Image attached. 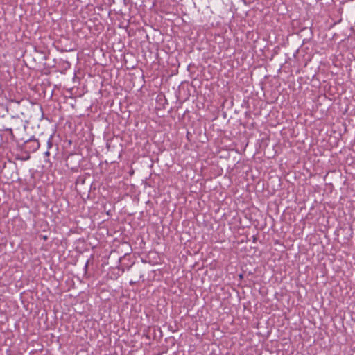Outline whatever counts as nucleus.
Wrapping results in <instances>:
<instances>
[{
  "label": "nucleus",
  "mask_w": 355,
  "mask_h": 355,
  "mask_svg": "<svg viewBox=\"0 0 355 355\" xmlns=\"http://www.w3.org/2000/svg\"><path fill=\"white\" fill-rule=\"evenodd\" d=\"M53 146L52 144V142H51V137H50L48 141H47V146H48V148H51Z\"/></svg>",
  "instance_id": "2"
},
{
  "label": "nucleus",
  "mask_w": 355,
  "mask_h": 355,
  "mask_svg": "<svg viewBox=\"0 0 355 355\" xmlns=\"http://www.w3.org/2000/svg\"><path fill=\"white\" fill-rule=\"evenodd\" d=\"M50 155V152L49 150H46V152H44V155Z\"/></svg>",
  "instance_id": "3"
},
{
  "label": "nucleus",
  "mask_w": 355,
  "mask_h": 355,
  "mask_svg": "<svg viewBox=\"0 0 355 355\" xmlns=\"http://www.w3.org/2000/svg\"><path fill=\"white\" fill-rule=\"evenodd\" d=\"M40 142L37 139H30L24 143L23 149L25 153L29 155L35 153L40 148Z\"/></svg>",
  "instance_id": "1"
},
{
  "label": "nucleus",
  "mask_w": 355,
  "mask_h": 355,
  "mask_svg": "<svg viewBox=\"0 0 355 355\" xmlns=\"http://www.w3.org/2000/svg\"><path fill=\"white\" fill-rule=\"evenodd\" d=\"M29 157H26L25 159H21L22 160H27Z\"/></svg>",
  "instance_id": "4"
}]
</instances>
